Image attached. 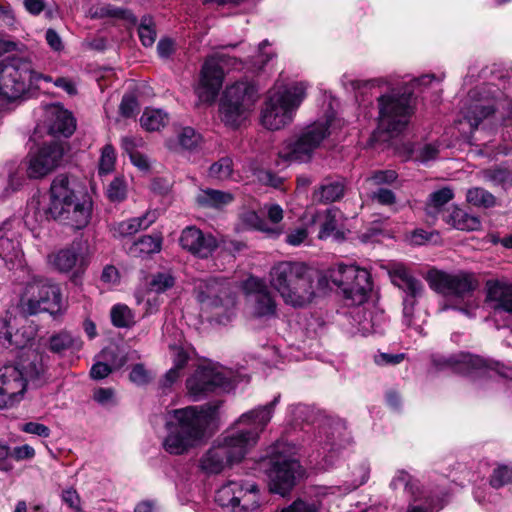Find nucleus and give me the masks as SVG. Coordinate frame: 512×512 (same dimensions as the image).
I'll return each instance as SVG.
<instances>
[{"label": "nucleus", "instance_id": "11", "mask_svg": "<svg viewBox=\"0 0 512 512\" xmlns=\"http://www.w3.org/2000/svg\"><path fill=\"white\" fill-rule=\"evenodd\" d=\"M300 468L299 462L286 453L285 444L277 442L267 461L266 474L270 491L281 496L288 494L301 474Z\"/></svg>", "mask_w": 512, "mask_h": 512}, {"label": "nucleus", "instance_id": "3", "mask_svg": "<svg viewBox=\"0 0 512 512\" xmlns=\"http://www.w3.org/2000/svg\"><path fill=\"white\" fill-rule=\"evenodd\" d=\"M45 367L42 356L34 351L14 365L0 368V409L20 402L29 386L38 387L44 382Z\"/></svg>", "mask_w": 512, "mask_h": 512}, {"label": "nucleus", "instance_id": "13", "mask_svg": "<svg viewBox=\"0 0 512 512\" xmlns=\"http://www.w3.org/2000/svg\"><path fill=\"white\" fill-rule=\"evenodd\" d=\"M247 451L239 440L230 433L201 456L199 467L207 475L219 474L226 467L241 461Z\"/></svg>", "mask_w": 512, "mask_h": 512}, {"label": "nucleus", "instance_id": "64", "mask_svg": "<svg viewBox=\"0 0 512 512\" xmlns=\"http://www.w3.org/2000/svg\"><path fill=\"white\" fill-rule=\"evenodd\" d=\"M308 237V231L305 227H298L291 230L286 235V243L291 246H298L302 244Z\"/></svg>", "mask_w": 512, "mask_h": 512}, {"label": "nucleus", "instance_id": "46", "mask_svg": "<svg viewBox=\"0 0 512 512\" xmlns=\"http://www.w3.org/2000/svg\"><path fill=\"white\" fill-rule=\"evenodd\" d=\"M138 35L145 47H151L156 40L155 24L150 16H143L138 26Z\"/></svg>", "mask_w": 512, "mask_h": 512}, {"label": "nucleus", "instance_id": "1", "mask_svg": "<svg viewBox=\"0 0 512 512\" xmlns=\"http://www.w3.org/2000/svg\"><path fill=\"white\" fill-rule=\"evenodd\" d=\"M221 404V401H216L168 411L165 416L166 436L162 442L164 450L171 455H183L203 443L217 420Z\"/></svg>", "mask_w": 512, "mask_h": 512}, {"label": "nucleus", "instance_id": "27", "mask_svg": "<svg viewBox=\"0 0 512 512\" xmlns=\"http://www.w3.org/2000/svg\"><path fill=\"white\" fill-rule=\"evenodd\" d=\"M343 213L336 208H331L326 211L325 219L321 225L318 237L326 239L333 237L337 241H342L346 237L347 230L343 225Z\"/></svg>", "mask_w": 512, "mask_h": 512}, {"label": "nucleus", "instance_id": "42", "mask_svg": "<svg viewBox=\"0 0 512 512\" xmlns=\"http://www.w3.org/2000/svg\"><path fill=\"white\" fill-rule=\"evenodd\" d=\"M466 200L469 204L481 208H492L496 205V197L482 187L468 189Z\"/></svg>", "mask_w": 512, "mask_h": 512}, {"label": "nucleus", "instance_id": "12", "mask_svg": "<svg viewBox=\"0 0 512 512\" xmlns=\"http://www.w3.org/2000/svg\"><path fill=\"white\" fill-rule=\"evenodd\" d=\"M237 384L232 372L217 366H199L186 380V388L194 401H199L210 393L229 391Z\"/></svg>", "mask_w": 512, "mask_h": 512}, {"label": "nucleus", "instance_id": "43", "mask_svg": "<svg viewBox=\"0 0 512 512\" xmlns=\"http://www.w3.org/2000/svg\"><path fill=\"white\" fill-rule=\"evenodd\" d=\"M233 161L230 157H222L214 162L208 170V176L212 179L225 181L232 177Z\"/></svg>", "mask_w": 512, "mask_h": 512}, {"label": "nucleus", "instance_id": "57", "mask_svg": "<svg viewBox=\"0 0 512 512\" xmlns=\"http://www.w3.org/2000/svg\"><path fill=\"white\" fill-rule=\"evenodd\" d=\"M22 185V178L15 173H10L8 178L0 177V200L9 196L12 192L16 191Z\"/></svg>", "mask_w": 512, "mask_h": 512}, {"label": "nucleus", "instance_id": "55", "mask_svg": "<svg viewBox=\"0 0 512 512\" xmlns=\"http://www.w3.org/2000/svg\"><path fill=\"white\" fill-rule=\"evenodd\" d=\"M390 487L396 490L403 487L405 491L415 494L416 484L413 482L412 477L405 471H398L390 483Z\"/></svg>", "mask_w": 512, "mask_h": 512}, {"label": "nucleus", "instance_id": "37", "mask_svg": "<svg viewBox=\"0 0 512 512\" xmlns=\"http://www.w3.org/2000/svg\"><path fill=\"white\" fill-rule=\"evenodd\" d=\"M453 197L454 192L449 187H443L432 192L425 206L426 214L435 218L441 212L444 205L451 201Z\"/></svg>", "mask_w": 512, "mask_h": 512}, {"label": "nucleus", "instance_id": "15", "mask_svg": "<svg viewBox=\"0 0 512 512\" xmlns=\"http://www.w3.org/2000/svg\"><path fill=\"white\" fill-rule=\"evenodd\" d=\"M499 94V89L492 83H484L469 91L462 110L471 129H476L485 118L495 112L494 99Z\"/></svg>", "mask_w": 512, "mask_h": 512}, {"label": "nucleus", "instance_id": "58", "mask_svg": "<svg viewBox=\"0 0 512 512\" xmlns=\"http://www.w3.org/2000/svg\"><path fill=\"white\" fill-rule=\"evenodd\" d=\"M129 379L132 383L138 386H143L150 383L153 379V376L151 372L144 367L143 364H135L131 369Z\"/></svg>", "mask_w": 512, "mask_h": 512}, {"label": "nucleus", "instance_id": "36", "mask_svg": "<svg viewBox=\"0 0 512 512\" xmlns=\"http://www.w3.org/2000/svg\"><path fill=\"white\" fill-rule=\"evenodd\" d=\"M446 222L454 228L463 231H474L481 227V222L478 217L470 215L457 207L447 215Z\"/></svg>", "mask_w": 512, "mask_h": 512}, {"label": "nucleus", "instance_id": "7", "mask_svg": "<svg viewBox=\"0 0 512 512\" xmlns=\"http://www.w3.org/2000/svg\"><path fill=\"white\" fill-rule=\"evenodd\" d=\"M329 282L341 291L347 301L358 306L367 300L372 290L370 273L353 264L338 263L330 267L319 277L318 286L321 289L329 288Z\"/></svg>", "mask_w": 512, "mask_h": 512}, {"label": "nucleus", "instance_id": "19", "mask_svg": "<svg viewBox=\"0 0 512 512\" xmlns=\"http://www.w3.org/2000/svg\"><path fill=\"white\" fill-rule=\"evenodd\" d=\"M389 276L392 283L406 293V297L403 299V323L410 327L416 298L421 296L423 284L402 264H394L389 270Z\"/></svg>", "mask_w": 512, "mask_h": 512}, {"label": "nucleus", "instance_id": "61", "mask_svg": "<svg viewBox=\"0 0 512 512\" xmlns=\"http://www.w3.org/2000/svg\"><path fill=\"white\" fill-rule=\"evenodd\" d=\"M278 512H319V509L315 503L297 499L292 504L282 508Z\"/></svg>", "mask_w": 512, "mask_h": 512}, {"label": "nucleus", "instance_id": "4", "mask_svg": "<svg viewBox=\"0 0 512 512\" xmlns=\"http://www.w3.org/2000/svg\"><path fill=\"white\" fill-rule=\"evenodd\" d=\"M269 283L293 307H304L314 298L313 278L308 267L298 261H278L269 271Z\"/></svg>", "mask_w": 512, "mask_h": 512}, {"label": "nucleus", "instance_id": "39", "mask_svg": "<svg viewBox=\"0 0 512 512\" xmlns=\"http://www.w3.org/2000/svg\"><path fill=\"white\" fill-rule=\"evenodd\" d=\"M482 179L495 186H512V171L503 166H495L481 171Z\"/></svg>", "mask_w": 512, "mask_h": 512}, {"label": "nucleus", "instance_id": "47", "mask_svg": "<svg viewBox=\"0 0 512 512\" xmlns=\"http://www.w3.org/2000/svg\"><path fill=\"white\" fill-rule=\"evenodd\" d=\"M161 249V240L159 237H153L150 235H145L141 237L134 245L131 247V252L136 254H152L159 252Z\"/></svg>", "mask_w": 512, "mask_h": 512}, {"label": "nucleus", "instance_id": "48", "mask_svg": "<svg viewBox=\"0 0 512 512\" xmlns=\"http://www.w3.org/2000/svg\"><path fill=\"white\" fill-rule=\"evenodd\" d=\"M178 141L182 148L193 150L200 144L201 135L191 127H184L178 134Z\"/></svg>", "mask_w": 512, "mask_h": 512}, {"label": "nucleus", "instance_id": "30", "mask_svg": "<svg viewBox=\"0 0 512 512\" xmlns=\"http://www.w3.org/2000/svg\"><path fill=\"white\" fill-rule=\"evenodd\" d=\"M157 216L155 211H148L140 217H134L119 222L114 226V236L127 237L132 236L142 229H147L155 222Z\"/></svg>", "mask_w": 512, "mask_h": 512}, {"label": "nucleus", "instance_id": "40", "mask_svg": "<svg viewBox=\"0 0 512 512\" xmlns=\"http://www.w3.org/2000/svg\"><path fill=\"white\" fill-rule=\"evenodd\" d=\"M345 187L340 181L322 184L315 192L316 199L321 203H331L344 196Z\"/></svg>", "mask_w": 512, "mask_h": 512}, {"label": "nucleus", "instance_id": "14", "mask_svg": "<svg viewBox=\"0 0 512 512\" xmlns=\"http://www.w3.org/2000/svg\"><path fill=\"white\" fill-rule=\"evenodd\" d=\"M215 501L230 512H255L259 507V489L253 482L228 481L217 490Z\"/></svg>", "mask_w": 512, "mask_h": 512}, {"label": "nucleus", "instance_id": "60", "mask_svg": "<svg viewBox=\"0 0 512 512\" xmlns=\"http://www.w3.org/2000/svg\"><path fill=\"white\" fill-rule=\"evenodd\" d=\"M357 471L359 474L358 478L351 481H345L343 488L344 493L351 492L367 482L369 478V468L366 465H361Z\"/></svg>", "mask_w": 512, "mask_h": 512}, {"label": "nucleus", "instance_id": "26", "mask_svg": "<svg viewBox=\"0 0 512 512\" xmlns=\"http://www.w3.org/2000/svg\"><path fill=\"white\" fill-rule=\"evenodd\" d=\"M9 225L10 221H6L0 227V259L12 269L22 265L24 253L19 235L8 228Z\"/></svg>", "mask_w": 512, "mask_h": 512}, {"label": "nucleus", "instance_id": "2", "mask_svg": "<svg viewBox=\"0 0 512 512\" xmlns=\"http://www.w3.org/2000/svg\"><path fill=\"white\" fill-rule=\"evenodd\" d=\"M77 181L67 174L54 177L49 190V203L43 207L32 199L28 206L34 210L37 221L57 220L74 229L86 227L91 219L92 201L77 190Z\"/></svg>", "mask_w": 512, "mask_h": 512}, {"label": "nucleus", "instance_id": "45", "mask_svg": "<svg viewBox=\"0 0 512 512\" xmlns=\"http://www.w3.org/2000/svg\"><path fill=\"white\" fill-rule=\"evenodd\" d=\"M175 284V278L170 272H157L151 276L148 282V288L155 293H163L172 288Z\"/></svg>", "mask_w": 512, "mask_h": 512}, {"label": "nucleus", "instance_id": "63", "mask_svg": "<svg viewBox=\"0 0 512 512\" xmlns=\"http://www.w3.org/2000/svg\"><path fill=\"white\" fill-rule=\"evenodd\" d=\"M138 108V102L133 95H124L119 110L122 116L131 117L134 115L135 111Z\"/></svg>", "mask_w": 512, "mask_h": 512}, {"label": "nucleus", "instance_id": "23", "mask_svg": "<svg viewBox=\"0 0 512 512\" xmlns=\"http://www.w3.org/2000/svg\"><path fill=\"white\" fill-rule=\"evenodd\" d=\"M432 363L438 370H451L454 373L470 375L473 372L485 368V361L479 356L469 353H459L456 355L432 356Z\"/></svg>", "mask_w": 512, "mask_h": 512}, {"label": "nucleus", "instance_id": "54", "mask_svg": "<svg viewBox=\"0 0 512 512\" xmlns=\"http://www.w3.org/2000/svg\"><path fill=\"white\" fill-rule=\"evenodd\" d=\"M398 175L394 170H377L367 177L366 181L371 185H389L396 181Z\"/></svg>", "mask_w": 512, "mask_h": 512}, {"label": "nucleus", "instance_id": "59", "mask_svg": "<svg viewBox=\"0 0 512 512\" xmlns=\"http://www.w3.org/2000/svg\"><path fill=\"white\" fill-rule=\"evenodd\" d=\"M370 198L377 203L384 206H391L396 202V196L394 192L387 188L379 187L375 191H372Z\"/></svg>", "mask_w": 512, "mask_h": 512}, {"label": "nucleus", "instance_id": "44", "mask_svg": "<svg viewBox=\"0 0 512 512\" xmlns=\"http://www.w3.org/2000/svg\"><path fill=\"white\" fill-rule=\"evenodd\" d=\"M111 321L116 327L128 328L134 324V315L128 306L117 304L111 309Z\"/></svg>", "mask_w": 512, "mask_h": 512}, {"label": "nucleus", "instance_id": "20", "mask_svg": "<svg viewBox=\"0 0 512 512\" xmlns=\"http://www.w3.org/2000/svg\"><path fill=\"white\" fill-rule=\"evenodd\" d=\"M194 292L198 302L208 310L221 307L228 308L235 303L227 283L215 278L197 280L194 285Z\"/></svg>", "mask_w": 512, "mask_h": 512}, {"label": "nucleus", "instance_id": "38", "mask_svg": "<svg viewBox=\"0 0 512 512\" xmlns=\"http://www.w3.org/2000/svg\"><path fill=\"white\" fill-rule=\"evenodd\" d=\"M169 122L166 112L161 109L146 108L140 118V124L146 131H159Z\"/></svg>", "mask_w": 512, "mask_h": 512}, {"label": "nucleus", "instance_id": "53", "mask_svg": "<svg viewBox=\"0 0 512 512\" xmlns=\"http://www.w3.org/2000/svg\"><path fill=\"white\" fill-rule=\"evenodd\" d=\"M101 358L114 370L124 366L127 360L118 348L112 347L103 349L101 351Z\"/></svg>", "mask_w": 512, "mask_h": 512}, {"label": "nucleus", "instance_id": "41", "mask_svg": "<svg viewBox=\"0 0 512 512\" xmlns=\"http://www.w3.org/2000/svg\"><path fill=\"white\" fill-rule=\"evenodd\" d=\"M78 260V250L74 245L60 250L52 257V264L61 272L72 270Z\"/></svg>", "mask_w": 512, "mask_h": 512}, {"label": "nucleus", "instance_id": "29", "mask_svg": "<svg viewBox=\"0 0 512 512\" xmlns=\"http://www.w3.org/2000/svg\"><path fill=\"white\" fill-rule=\"evenodd\" d=\"M352 318L358 325V332H360L363 336L380 332L382 329V323L384 321V317L381 313L368 311L360 307L356 308L352 312Z\"/></svg>", "mask_w": 512, "mask_h": 512}, {"label": "nucleus", "instance_id": "21", "mask_svg": "<svg viewBox=\"0 0 512 512\" xmlns=\"http://www.w3.org/2000/svg\"><path fill=\"white\" fill-rule=\"evenodd\" d=\"M64 155V148L61 143L53 141L44 144L37 152L27 157L26 172L31 179L45 177L53 171Z\"/></svg>", "mask_w": 512, "mask_h": 512}, {"label": "nucleus", "instance_id": "9", "mask_svg": "<svg viewBox=\"0 0 512 512\" xmlns=\"http://www.w3.org/2000/svg\"><path fill=\"white\" fill-rule=\"evenodd\" d=\"M429 282L430 286L437 292L442 293L445 296L465 301L463 306L445 305L442 310L452 308L459 310L468 317L475 316V310L478 308V303L473 298V292L476 289L478 282L472 274L465 272L449 274L435 271L430 273Z\"/></svg>", "mask_w": 512, "mask_h": 512}, {"label": "nucleus", "instance_id": "18", "mask_svg": "<svg viewBox=\"0 0 512 512\" xmlns=\"http://www.w3.org/2000/svg\"><path fill=\"white\" fill-rule=\"evenodd\" d=\"M230 62L234 68L240 64L236 58L224 55H219L217 58L210 57L205 60L201 69L200 84L197 88L201 101L212 102L216 98L224 77L222 65H230Z\"/></svg>", "mask_w": 512, "mask_h": 512}, {"label": "nucleus", "instance_id": "8", "mask_svg": "<svg viewBox=\"0 0 512 512\" xmlns=\"http://www.w3.org/2000/svg\"><path fill=\"white\" fill-rule=\"evenodd\" d=\"M306 85L302 82L282 91L270 92L261 112V123L269 130H279L292 122L295 111L306 97Z\"/></svg>", "mask_w": 512, "mask_h": 512}, {"label": "nucleus", "instance_id": "33", "mask_svg": "<svg viewBox=\"0 0 512 512\" xmlns=\"http://www.w3.org/2000/svg\"><path fill=\"white\" fill-rule=\"evenodd\" d=\"M234 200L233 194L216 189H204L196 197L198 205L204 208L221 209Z\"/></svg>", "mask_w": 512, "mask_h": 512}, {"label": "nucleus", "instance_id": "24", "mask_svg": "<svg viewBox=\"0 0 512 512\" xmlns=\"http://www.w3.org/2000/svg\"><path fill=\"white\" fill-rule=\"evenodd\" d=\"M180 245L195 256L207 258L217 248L218 243L212 234H205L200 229L190 226L182 231Z\"/></svg>", "mask_w": 512, "mask_h": 512}, {"label": "nucleus", "instance_id": "50", "mask_svg": "<svg viewBox=\"0 0 512 512\" xmlns=\"http://www.w3.org/2000/svg\"><path fill=\"white\" fill-rule=\"evenodd\" d=\"M510 483H512V467L501 465L494 469L490 477V484L493 488L498 489Z\"/></svg>", "mask_w": 512, "mask_h": 512}, {"label": "nucleus", "instance_id": "56", "mask_svg": "<svg viewBox=\"0 0 512 512\" xmlns=\"http://www.w3.org/2000/svg\"><path fill=\"white\" fill-rule=\"evenodd\" d=\"M415 160L426 163L435 160L439 154V147L436 144L427 143L414 150Z\"/></svg>", "mask_w": 512, "mask_h": 512}, {"label": "nucleus", "instance_id": "16", "mask_svg": "<svg viewBox=\"0 0 512 512\" xmlns=\"http://www.w3.org/2000/svg\"><path fill=\"white\" fill-rule=\"evenodd\" d=\"M279 400L280 394L276 395L271 402L245 412L239 417L237 423L248 425L250 428L231 433L247 450L256 444L260 434L271 421Z\"/></svg>", "mask_w": 512, "mask_h": 512}, {"label": "nucleus", "instance_id": "32", "mask_svg": "<svg viewBox=\"0 0 512 512\" xmlns=\"http://www.w3.org/2000/svg\"><path fill=\"white\" fill-rule=\"evenodd\" d=\"M344 430L345 427L340 422H326L319 429L317 442L323 446L324 451L338 449L341 446L340 438Z\"/></svg>", "mask_w": 512, "mask_h": 512}, {"label": "nucleus", "instance_id": "25", "mask_svg": "<svg viewBox=\"0 0 512 512\" xmlns=\"http://www.w3.org/2000/svg\"><path fill=\"white\" fill-rule=\"evenodd\" d=\"M486 303L492 309L497 320L503 314L512 320V284L500 281H488L486 284Z\"/></svg>", "mask_w": 512, "mask_h": 512}, {"label": "nucleus", "instance_id": "62", "mask_svg": "<svg viewBox=\"0 0 512 512\" xmlns=\"http://www.w3.org/2000/svg\"><path fill=\"white\" fill-rule=\"evenodd\" d=\"M21 430L23 432L34 434L43 438H48L51 433V430L48 426L37 422H27L22 425Z\"/></svg>", "mask_w": 512, "mask_h": 512}, {"label": "nucleus", "instance_id": "22", "mask_svg": "<svg viewBox=\"0 0 512 512\" xmlns=\"http://www.w3.org/2000/svg\"><path fill=\"white\" fill-rule=\"evenodd\" d=\"M245 289L255 316L271 317L275 315L276 302L264 280L250 277L245 283Z\"/></svg>", "mask_w": 512, "mask_h": 512}, {"label": "nucleus", "instance_id": "52", "mask_svg": "<svg viewBox=\"0 0 512 512\" xmlns=\"http://www.w3.org/2000/svg\"><path fill=\"white\" fill-rule=\"evenodd\" d=\"M116 161L115 149L111 144H106L102 148V153L99 162V173L107 174L114 169Z\"/></svg>", "mask_w": 512, "mask_h": 512}, {"label": "nucleus", "instance_id": "35", "mask_svg": "<svg viewBox=\"0 0 512 512\" xmlns=\"http://www.w3.org/2000/svg\"><path fill=\"white\" fill-rule=\"evenodd\" d=\"M82 348V341L79 337L70 332L61 331L49 338V350L56 354H64L67 351H78Z\"/></svg>", "mask_w": 512, "mask_h": 512}, {"label": "nucleus", "instance_id": "5", "mask_svg": "<svg viewBox=\"0 0 512 512\" xmlns=\"http://www.w3.org/2000/svg\"><path fill=\"white\" fill-rule=\"evenodd\" d=\"M435 78L432 74L423 75L402 88H393L378 97V127L389 134L397 135L408 125L412 114L411 96L416 87L427 85Z\"/></svg>", "mask_w": 512, "mask_h": 512}, {"label": "nucleus", "instance_id": "34", "mask_svg": "<svg viewBox=\"0 0 512 512\" xmlns=\"http://www.w3.org/2000/svg\"><path fill=\"white\" fill-rule=\"evenodd\" d=\"M40 300L41 302H39V313L48 312L51 315L58 313L61 307L60 288L56 284L45 280L44 286H42Z\"/></svg>", "mask_w": 512, "mask_h": 512}, {"label": "nucleus", "instance_id": "51", "mask_svg": "<svg viewBox=\"0 0 512 512\" xmlns=\"http://www.w3.org/2000/svg\"><path fill=\"white\" fill-rule=\"evenodd\" d=\"M107 196L113 202H121L127 196V186L123 178L116 177L107 187Z\"/></svg>", "mask_w": 512, "mask_h": 512}, {"label": "nucleus", "instance_id": "28", "mask_svg": "<svg viewBox=\"0 0 512 512\" xmlns=\"http://www.w3.org/2000/svg\"><path fill=\"white\" fill-rule=\"evenodd\" d=\"M76 129L73 115L62 108H54L51 111L49 133L53 136L69 137Z\"/></svg>", "mask_w": 512, "mask_h": 512}, {"label": "nucleus", "instance_id": "6", "mask_svg": "<svg viewBox=\"0 0 512 512\" xmlns=\"http://www.w3.org/2000/svg\"><path fill=\"white\" fill-rule=\"evenodd\" d=\"M41 80L50 82L51 77L36 71L31 55L10 57L0 69V96L17 100L30 89L39 88Z\"/></svg>", "mask_w": 512, "mask_h": 512}, {"label": "nucleus", "instance_id": "31", "mask_svg": "<svg viewBox=\"0 0 512 512\" xmlns=\"http://www.w3.org/2000/svg\"><path fill=\"white\" fill-rule=\"evenodd\" d=\"M44 281L45 279H34L26 285L25 291L20 299V307L23 313L28 315L39 313V302H41L40 298Z\"/></svg>", "mask_w": 512, "mask_h": 512}, {"label": "nucleus", "instance_id": "10", "mask_svg": "<svg viewBox=\"0 0 512 512\" xmlns=\"http://www.w3.org/2000/svg\"><path fill=\"white\" fill-rule=\"evenodd\" d=\"M257 99L255 86L247 81L228 86L219 104L221 121L226 126L238 128L249 117Z\"/></svg>", "mask_w": 512, "mask_h": 512}, {"label": "nucleus", "instance_id": "49", "mask_svg": "<svg viewBox=\"0 0 512 512\" xmlns=\"http://www.w3.org/2000/svg\"><path fill=\"white\" fill-rule=\"evenodd\" d=\"M290 413L295 424L310 423L313 422L315 418L313 408L305 404L291 405Z\"/></svg>", "mask_w": 512, "mask_h": 512}, {"label": "nucleus", "instance_id": "17", "mask_svg": "<svg viewBox=\"0 0 512 512\" xmlns=\"http://www.w3.org/2000/svg\"><path fill=\"white\" fill-rule=\"evenodd\" d=\"M325 125L308 126L295 140L289 141L279 150V157L285 161L305 162L326 138Z\"/></svg>", "mask_w": 512, "mask_h": 512}]
</instances>
